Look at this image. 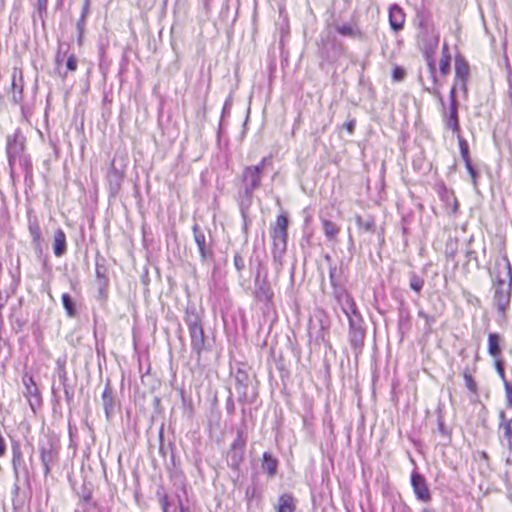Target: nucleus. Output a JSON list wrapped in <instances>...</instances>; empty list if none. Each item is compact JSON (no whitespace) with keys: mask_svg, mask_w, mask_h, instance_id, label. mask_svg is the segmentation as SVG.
Instances as JSON below:
<instances>
[{"mask_svg":"<svg viewBox=\"0 0 512 512\" xmlns=\"http://www.w3.org/2000/svg\"><path fill=\"white\" fill-rule=\"evenodd\" d=\"M405 70L400 66H395L392 71V78L394 81H402L405 77Z\"/></svg>","mask_w":512,"mask_h":512,"instance_id":"052dcab7","label":"nucleus"},{"mask_svg":"<svg viewBox=\"0 0 512 512\" xmlns=\"http://www.w3.org/2000/svg\"><path fill=\"white\" fill-rule=\"evenodd\" d=\"M366 337V331H349V341L356 353L361 352Z\"/></svg>","mask_w":512,"mask_h":512,"instance_id":"473e14b6","label":"nucleus"},{"mask_svg":"<svg viewBox=\"0 0 512 512\" xmlns=\"http://www.w3.org/2000/svg\"><path fill=\"white\" fill-rule=\"evenodd\" d=\"M17 159L19 160V163L25 172V176L27 177L28 175H31L32 174V162H31L30 158L26 155H23Z\"/></svg>","mask_w":512,"mask_h":512,"instance_id":"3c124183","label":"nucleus"},{"mask_svg":"<svg viewBox=\"0 0 512 512\" xmlns=\"http://www.w3.org/2000/svg\"><path fill=\"white\" fill-rule=\"evenodd\" d=\"M106 178L109 184L110 193L113 195L117 194L123 181V173L116 168L114 161L110 164Z\"/></svg>","mask_w":512,"mask_h":512,"instance_id":"6ab92c4d","label":"nucleus"},{"mask_svg":"<svg viewBox=\"0 0 512 512\" xmlns=\"http://www.w3.org/2000/svg\"><path fill=\"white\" fill-rule=\"evenodd\" d=\"M231 376L235 381L237 400L242 405L252 404L258 397V380L256 374L246 364L231 367Z\"/></svg>","mask_w":512,"mask_h":512,"instance_id":"f03ea898","label":"nucleus"},{"mask_svg":"<svg viewBox=\"0 0 512 512\" xmlns=\"http://www.w3.org/2000/svg\"><path fill=\"white\" fill-rule=\"evenodd\" d=\"M449 104L450 105H459V101L457 98V86L454 84L449 91Z\"/></svg>","mask_w":512,"mask_h":512,"instance_id":"69168bd1","label":"nucleus"},{"mask_svg":"<svg viewBox=\"0 0 512 512\" xmlns=\"http://www.w3.org/2000/svg\"><path fill=\"white\" fill-rule=\"evenodd\" d=\"M493 305L500 316H505L512 297V267L505 256L495 262L492 274Z\"/></svg>","mask_w":512,"mask_h":512,"instance_id":"f257e3e1","label":"nucleus"},{"mask_svg":"<svg viewBox=\"0 0 512 512\" xmlns=\"http://www.w3.org/2000/svg\"><path fill=\"white\" fill-rule=\"evenodd\" d=\"M53 252L57 257H62L67 252L66 234L61 228H58L54 233Z\"/></svg>","mask_w":512,"mask_h":512,"instance_id":"5701e85b","label":"nucleus"},{"mask_svg":"<svg viewBox=\"0 0 512 512\" xmlns=\"http://www.w3.org/2000/svg\"><path fill=\"white\" fill-rule=\"evenodd\" d=\"M457 253V240L451 237L448 238L445 245V255L449 259H453Z\"/></svg>","mask_w":512,"mask_h":512,"instance_id":"49530a36","label":"nucleus"},{"mask_svg":"<svg viewBox=\"0 0 512 512\" xmlns=\"http://www.w3.org/2000/svg\"><path fill=\"white\" fill-rule=\"evenodd\" d=\"M183 320L188 327V331L202 327V308H198L194 303H188L184 311Z\"/></svg>","mask_w":512,"mask_h":512,"instance_id":"4468645a","label":"nucleus"},{"mask_svg":"<svg viewBox=\"0 0 512 512\" xmlns=\"http://www.w3.org/2000/svg\"><path fill=\"white\" fill-rule=\"evenodd\" d=\"M261 467L268 477H274L277 473L278 460L271 452H264L261 458Z\"/></svg>","mask_w":512,"mask_h":512,"instance_id":"b1692460","label":"nucleus"},{"mask_svg":"<svg viewBox=\"0 0 512 512\" xmlns=\"http://www.w3.org/2000/svg\"><path fill=\"white\" fill-rule=\"evenodd\" d=\"M504 388L506 392L507 404L512 406V384L509 381H505Z\"/></svg>","mask_w":512,"mask_h":512,"instance_id":"774afa93","label":"nucleus"},{"mask_svg":"<svg viewBox=\"0 0 512 512\" xmlns=\"http://www.w3.org/2000/svg\"><path fill=\"white\" fill-rule=\"evenodd\" d=\"M11 100L14 104H20L23 100L24 81L22 71L18 68H13L11 74Z\"/></svg>","mask_w":512,"mask_h":512,"instance_id":"dca6fc26","label":"nucleus"},{"mask_svg":"<svg viewBox=\"0 0 512 512\" xmlns=\"http://www.w3.org/2000/svg\"><path fill=\"white\" fill-rule=\"evenodd\" d=\"M332 296L334 297L340 308H342L343 306H349L350 304H352V300H354L352 295L342 285L333 287Z\"/></svg>","mask_w":512,"mask_h":512,"instance_id":"c85d7f7f","label":"nucleus"},{"mask_svg":"<svg viewBox=\"0 0 512 512\" xmlns=\"http://www.w3.org/2000/svg\"><path fill=\"white\" fill-rule=\"evenodd\" d=\"M287 248H278L272 247V257H273V265L275 267L276 273H280L283 266V258L286 253Z\"/></svg>","mask_w":512,"mask_h":512,"instance_id":"4c0bfd02","label":"nucleus"},{"mask_svg":"<svg viewBox=\"0 0 512 512\" xmlns=\"http://www.w3.org/2000/svg\"><path fill=\"white\" fill-rule=\"evenodd\" d=\"M28 230L31 236V244L35 251L41 253L42 252V236L41 229L36 220H29Z\"/></svg>","mask_w":512,"mask_h":512,"instance_id":"a878e982","label":"nucleus"},{"mask_svg":"<svg viewBox=\"0 0 512 512\" xmlns=\"http://www.w3.org/2000/svg\"><path fill=\"white\" fill-rule=\"evenodd\" d=\"M355 221L359 229L370 233L376 232V222L373 216L362 218L361 216L357 215L355 217Z\"/></svg>","mask_w":512,"mask_h":512,"instance_id":"c9c22d12","label":"nucleus"},{"mask_svg":"<svg viewBox=\"0 0 512 512\" xmlns=\"http://www.w3.org/2000/svg\"><path fill=\"white\" fill-rule=\"evenodd\" d=\"M322 228L328 241L336 242L340 232V226L333 221L321 218Z\"/></svg>","mask_w":512,"mask_h":512,"instance_id":"c756f323","label":"nucleus"},{"mask_svg":"<svg viewBox=\"0 0 512 512\" xmlns=\"http://www.w3.org/2000/svg\"><path fill=\"white\" fill-rule=\"evenodd\" d=\"M341 310L348 318V321H350V319L356 318V317L362 318L354 300H352V304H350L349 306H343L341 308Z\"/></svg>","mask_w":512,"mask_h":512,"instance_id":"a18cd8bd","label":"nucleus"},{"mask_svg":"<svg viewBox=\"0 0 512 512\" xmlns=\"http://www.w3.org/2000/svg\"><path fill=\"white\" fill-rule=\"evenodd\" d=\"M63 308L65 309L66 315L69 318H75L77 316L76 304L72 296L68 293H63L61 296Z\"/></svg>","mask_w":512,"mask_h":512,"instance_id":"f704fd0d","label":"nucleus"},{"mask_svg":"<svg viewBox=\"0 0 512 512\" xmlns=\"http://www.w3.org/2000/svg\"><path fill=\"white\" fill-rule=\"evenodd\" d=\"M95 266H96V278L98 282H102V286L108 285V268L106 266V259L99 252L96 253L95 256Z\"/></svg>","mask_w":512,"mask_h":512,"instance_id":"4be33fe9","label":"nucleus"},{"mask_svg":"<svg viewBox=\"0 0 512 512\" xmlns=\"http://www.w3.org/2000/svg\"><path fill=\"white\" fill-rule=\"evenodd\" d=\"M30 490L31 485L28 487L23 485V477L14 478L12 488V505L14 509H21L24 506Z\"/></svg>","mask_w":512,"mask_h":512,"instance_id":"2eb2a0df","label":"nucleus"},{"mask_svg":"<svg viewBox=\"0 0 512 512\" xmlns=\"http://www.w3.org/2000/svg\"><path fill=\"white\" fill-rule=\"evenodd\" d=\"M191 342V353L195 355L196 362L200 364L202 353L209 350L207 345V337L204 332V327L193 329L189 331Z\"/></svg>","mask_w":512,"mask_h":512,"instance_id":"9b49d317","label":"nucleus"},{"mask_svg":"<svg viewBox=\"0 0 512 512\" xmlns=\"http://www.w3.org/2000/svg\"><path fill=\"white\" fill-rule=\"evenodd\" d=\"M227 458L229 467H231L234 470H238L244 459V450L229 448Z\"/></svg>","mask_w":512,"mask_h":512,"instance_id":"7c9ffc66","label":"nucleus"},{"mask_svg":"<svg viewBox=\"0 0 512 512\" xmlns=\"http://www.w3.org/2000/svg\"><path fill=\"white\" fill-rule=\"evenodd\" d=\"M494 359V365L495 369L500 376V378L503 380V384H505L506 377H505V368H504V361L501 359V357L493 358Z\"/></svg>","mask_w":512,"mask_h":512,"instance_id":"864d4df0","label":"nucleus"},{"mask_svg":"<svg viewBox=\"0 0 512 512\" xmlns=\"http://www.w3.org/2000/svg\"><path fill=\"white\" fill-rule=\"evenodd\" d=\"M405 22V14L398 4H392L389 8V25L394 32L403 29Z\"/></svg>","mask_w":512,"mask_h":512,"instance_id":"a211bd4d","label":"nucleus"},{"mask_svg":"<svg viewBox=\"0 0 512 512\" xmlns=\"http://www.w3.org/2000/svg\"><path fill=\"white\" fill-rule=\"evenodd\" d=\"M467 83H468V79L454 80V84H456V86L459 87V89L462 92V95H463L464 99L468 98V86H467Z\"/></svg>","mask_w":512,"mask_h":512,"instance_id":"6e6d98bb","label":"nucleus"},{"mask_svg":"<svg viewBox=\"0 0 512 512\" xmlns=\"http://www.w3.org/2000/svg\"><path fill=\"white\" fill-rule=\"evenodd\" d=\"M271 161V156H265L263 157L260 162L256 165H251V167H257L259 168V172H261L262 174L264 173V169L265 167L270 163Z\"/></svg>","mask_w":512,"mask_h":512,"instance_id":"338daca9","label":"nucleus"},{"mask_svg":"<svg viewBox=\"0 0 512 512\" xmlns=\"http://www.w3.org/2000/svg\"><path fill=\"white\" fill-rule=\"evenodd\" d=\"M335 29L339 34H341L343 36H348V37L355 36V31L350 24H341V25L338 24L335 26Z\"/></svg>","mask_w":512,"mask_h":512,"instance_id":"8fccbe9b","label":"nucleus"},{"mask_svg":"<svg viewBox=\"0 0 512 512\" xmlns=\"http://www.w3.org/2000/svg\"><path fill=\"white\" fill-rule=\"evenodd\" d=\"M38 449L44 475L47 476L51 471V467L55 465L58 460L60 450L59 441L53 436L45 435L39 439Z\"/></svg>","mask_w":512,"mask_h":512,"instance_id":"20e7f679","label":"nucleus"},{"mask_svg":"<svg viewBox=\"0 0 512 512\" xmlns=\"http://www.w3.org/2000/svg\"><path fill=\"white\" fill-rule=\"evenodd\" d=\"M78 66V59L74 54H71L66 60V69L68 71H76Z\"/></svg>","mask_w":512,"mask_h":512,"instance_id":"13d9d810","label":"nucleus"},{"mask_svg":"<svg viewBox=\"0 0 512 512\" xmlns=\"http://www.w3.org/2000/svg\"><path fill=\"white\" fill-rule=\"evenodd\" d=\"M47 6L48 0H37L36 7L40 18L44 17V15L47 14Z\"/></svg>","mask_w":512,"mask_h":512,"instance_id":"e2e57ef3","label":"nucleus"},{"mask_svg":"<svg viewBox=\"0 0 512 512\" xmlns=\"http://www.w3.org/2000/svg\"><path fill=\"white\" fill-rule=\"evenodd\" d=\"M418 316L425 320V322H426V327H425L426 332L431 331L433 324L436 323L437 316L436 315H428L423 310H419L418 311Z\"/></svg>","mask_w":512,"mask_h":512,"instance_id":"09e8293b","label":"nucleus"},{"mask_svg":"<svg viewBox=\"0 0 512 512\" xmlns=\"http://www.w3.org/2000/svg\"><path fill=\"white\" fill-rule=\"evenodd\" d=\"M247 443V435L243 429H238L236 432V437L233 442L230 444V448L243 449L245 450Z\"/></svg>","mask_w":512,"mask_h":512,"instance_id":"79ce46f5","label":"nucleus"},{"mask_svg":"<svg viewBox=\"0 0 512 512\" xmlns=\"http://www.w3.org/2000/svg\"><path fill=\"white\" fill-rule=\"evenodd\" d=\"M25 142L26 138L20 128H17L13 134H8L6 137V155L11 172L13 171L17 158L25 155Z\"/></svg>","mask_w":512,"mask_h":512,"instance_id":"423d86ee","label":"nucleus"},{"mask_svg":"<svg viewBox=\"0 0 512 512\" xmlns=\"http://www.w3.org/2000/svg\"><path fill=\"white\" fill-rule=\"evenodd\" d=\"M261 265L262 262L259 261L254 278V294L258 301L269 303L272 301L274 292L271 288L270 282L267 279V275H264L263 277L261 276Z\"/></svg>","mask_w":512,"mask_h":512,"instance_id":"1a4fd4ad","label":"nucleus"},{"mask_svg":"<svg viewBox=\"0 0 512 512\" xmlns=\"http://www.w3.org/2000/svg\"><path fill=\"white\" fill-rule=\"evenodd\" d=\"M263 174L259 168L245 166L241 172V188L238 191V201L241 214L246 218V212L252 205L253 193L259 189L262 183Z\"/></svg>","mask_w":512,"mask_h":512,"instance_id":"7ed1b4c3","label":"nucleus"},{"mask_svg":"<svg viewBox=\"0 0 512 512\" xmlns=\"http://www.w3.org/2000/svg\"><path fill=\"white\" fill-rule=\"evenodd\" d=\"M194 242L197 245L200 259L202 262L211 260L214 256L212 235L209 229L202 228L199 224L195 223L192 226Z\"/></svg>","mask_w":512,"mask_h":512,"instance_id":"39448f33","label":"nucleus"},{"mask_svg":"<svg viewBox=\"0 0 512 512\" xmlns=\"http://www.w3.org/2000/svg\"><path fill=\"white\" fill-rule=\"evenodd\" d=\"M502 337L499 333L491 332L488 334V354L492 358L501 357L502 348H501Z\"/></svg>","mask_w":512,"mask_h":512,"instance_id":"393cba45","label":"nucleus"},{"mask_svg":"<svg viewBox=\"0 0 512 512\" xmlns=\"http://www.w3.org/2000/svg\"><path fill=\"white\" fill-rule=\"evenodd\" d=\"M459 105H450L448 109L444 105V108H442V120L445 125V127L449 130H451L453 133L460 135V120H459V114H458Z\"/></svg>","mask_w":512,"mask_h":512,"instance_id":"f8f14e48","label":"nucleus"},{"mask_svg":"<svg viewBox=\"0 0 512 512\" xmlns=\"http://www.w3.org/2000/svg\"><path fill=\"white\" fill-rule=\"evenodd\" d=\"M500 425L499 427L503 429L504 438L508 442V448L512 450V418L506 419L505 413L501 411L499 413Z\"/></svg>","mask_w":512,"mask_h":512,"instance_id":"2f4dec72","label":"nucleus"},{"mask_svg":"<svg viewBox=\"0 0 512 512\" xmlns=\"http://www.w3.org/2000/svg\"><path fill=\"white\" fill-rule=\"evenodd\" d=\"M410 482L415 497L418 501L422 503H428L431 501L432 496L427 481L425 477L422 474H420L416 469H414L411 473Z\"/></svg>","mask_w":512,"mask_h":512,"instance_id":"9d476101","label":"nucleus"},{"mask_svg":"<svg viewBox=\"0 0 512 512\" xmlns=\"http://www.w3.org/2000/svg\"><path fill=\"white\" fill-rule=\"evenodd\" d=\"M329 279H330V284L333 287H336L338 285H340L337 281V267L336 265H330L329 267Z\"/></svg>","mask_w":512,"mask_h":512,"instance_id":"bf43d9fd","label":"nucleus"},{"mask_svg":"<svg viewBox=\"0 0 512 512\" xmlns=\"http://www.w3.org/2000/svg\"><path fill=\"white\" fill-rule=\"evenodd\" d=\"M23 385L25 386V396H31L35 398H39L40 392L39 389L31 375L25 374L22 378Z\"/></svg>","mask_w":512,"mask_h":512,"instance_id":"72a5a7b5","label":"nucleus"},{"mask_svg":"<svg viewBox=\"0 0 512 512\" xmlns=\"http://www.w3.org/2000/svg\"><path fill=\"white\" fill-rule=\"evenodd\" d=\"M458 143H459L460 154H461V157L465 164V168L471 178L473 187L475 189H477L479 173H478L477 169L474 167V165L472 164V161L470 159L468 142L462 136H458Z\"/></svg>","mask_w":512,"mask_h":512,"instance_id":"ddd939ff","label":"nucleus"},{"mask_svg":"<svg viewBox=\"0 0 512 512\" xmlns=\"http://www.w3.org/2000/svg\"><path fill=\"white\" fill-rule=\"evenodd\" d=\"M470 75V65L464 56L458 54L455 57V79H468Z\"/></svg>","mask_w":512,"mask_h":512,"instance_id":"bb28decb","label":"nucleus"},{"mask_svg":"<svg viewBox=\"0 0 512 512\" xmlns=\"http://www.w3.org/2000/svg\"><path fill=\"white\" fill-rule=\"evenodd\" d=\"M90 12V0H84L81 8L80 17L76 23V29L78 32V44L81 45L83 42V36L85 33L86 19Z\"/></svg>","mask_w":512,"mask_h":512,"instance_id":"412c9836","label":"nucleus"},{"mask_svg":"<svg viewBox=\"0 0 512 512\" xmlns=\"http://www.w3.org/2000/svg\"><path fill=\"white\" fill-rule=\"evenodd\" d=\"M437 46H438V37H430L427 40V43L425 44V46L422 48L425 60L427 62L429 72H430L434 82L436 81V66H435L433 56H434Z\"/></svg>","mask_w":512,"mask_h":512,"instance_id":"f3484780","label":"nucleus"},{"mask_svg":"<svg viewBox=\"0 0 512 512\" xmlns=\"http://www.w3.org/2000/svg\"><path fill=\"white\" fill-rule=\"evenodd\" d=\"M11 453H12L11 464H12L14 478L18 479L20 477H23V485L26 487L30 486L29 469L24 460L21 446L18 441L12 442Z\"/></svg>","mask_w":512,"mask_h":512,"instance_id":"6e6552de","label":"nucleus"},{"mask_svg":"<svg viewBox=\"0 0 512 512\" xmlns=\"http://www.w3.org/2000/svg\"><path fill=\"white\" fill-rule=\"evenodd\" d=\"M465 258H466V262L464 264V269H468L470 263H474V267L476 269H480V262L478 260V257H477V253L475 250L471 249V248H467L465 250Z\"/></svg>","mask_w":512,"mask_h":512,"instance_id":"37998d69","label":"nucleus"},{"mask_svg":"<svg viewBox=\"0 0 512 512\" xmlns=\"http://www.w3.org/2000/svg\"><path fill=\"white\" fill-rule=\"evenodd\" d=\"M102 405H103L107 420H110V418L114 412L115 400L113 397V389L109 382L105 385V388L102 392Z\"/></svg>","mask_w":512,"mask_h":512,"instance_id":"aec40b11","label":"nucleus"},{"mask_svg":"<svg viewBox=\"0 0 512 512\" xmlns=\"http://www.w3.org/2000/svg\"><path fill=\"white\" fill-rule=\"evenodd\" d=\"M159 495V503H160V506H161V509L163 512H170V501H169V498L167 496V494L163 493L162 495Z\"/></svg>","mask_w":512,"mask_h":512,"instance_id":"4d7b16f0","label":"nucleus"},{"mask_svg":"<svg viewBox=\"0 0 512 512\" xmlns=\"http://www.w3.org/2000/svg\"><path fill=\"white\" fill-rule=\"evenodd\" d=\"M63 387V391L65 394V400L67 402V405L70 407L73 403L74 395H75V389L74 386L69 384V382L61 383Z\"/></svg>","mask_w":512,"mask_h":512,"instance_id":"de8ad7c7","label":"nucleus"},{"mask_svg":"<svg viewBox=\"0 0 512 512\" xmlns=\"http://www.w3.org/2000/svg\"><path fill=\"white\" fill-rule=\"evenodd\" d=\"M437 431L447 442L451 441V430L445 426L444 416L440 408L437 410Z\"/></svg>","mask_w":512,"mask_h":512,"instance_id":"e433bc0d","label":"nucleus"},{"mask_svg":"<svg viewBox=\"0 0 512 512\" xmlns=\"http://www.w3.org/2000/svg\"><path fill=\"white\" fill-rule=\"evenodd\" d=\"M425 91H427L431 95L435 96L438 99L441 107L444 108V103L445 102H444L443 96H442V94H441L439 89H437L435 87H433V88L426 87Z\"/></svg>","mask_w":512,"mask_h":512,"instance_id":"0e129e2a","label":"nucleus"},{"mask_svg":"<svg viewBox=\"0 0 512 512\" xmlns=\"http://www.w3.org/2000/svg\"><path fill=\"white\" fill-rule=\"evenodd\" d=\"M56 371L59 378L60 383L67 382L68 379V373L66 371V356L59 357L56 360Z\"/></svg>","mask_w":512,"mask_h":512,"instance_id":"a19ab883","label":"nucleus"},{"mask_svg":"<svg viewBox=\"0 0 512 512\" xmlns=\"http://www.w3.org/2000/svg\"><path fill=\"white\" fill-rule=\"evenodd\" d=\"M349 322V331H366L363 318H352Z\"/></svg>","mask_w":512,"mask_h":512,"instance_id":"603ef678","label":"nucleus"},{"mask_svg":"<svg viewBox=\"0 0 512 512\" xmlns=\"http://www.w3.org/2000/svg\"><path fill=\"white\" fill-rule=\"evenodd\" d=\"M289 217L286 213L277 216L276 221L270 226L272 247L287 248Z\"/></svg>","mask_w":512,"mask_h":512,"instance_id":"0eeeda50","label":"nucleus"},{"mask_svg":"<svg viewBox=\"0 0 512 512\" xmlns=\"http://www.w3.org/2000/svg\"><path fill=\"white\" fill-rule=\"evenodd\" d=\"M235 403H234V400H233V397H232V392L231 390L229 389V396L226 400V411H227V414L232 416L234 415L235 413Z\"/></svg>","mask_w":512,"mask_h":512,"instance_id":"680f3d73","label":"nucleus"},{"mask_svg":"<svg viewBox=\"0 0 512 512\" xmlns=\"http://www.w3.org/2000/svg\"><path fill=\"white\" fill-rule=\"evenodd\" d=\"M296 500L292 494L284 493L279 496L276 512H295Z\"/></svg>","mask_w":512,"mask_h":512,"instance_id":"cd10ccee","label":"nucleus"},{"mask_svg":"<svg viewBox=\"0 0 512 512\" xmlns=\"http://www.w3.org/2000/svg\"><path fill=\"white\" fill-rule=\"evenodd\" d=\"M425 281L422 277L417 275L415 272L409 273V287L411 290L416 292L417 294H420L424 287Z\"/></svg>","mask_w":512,"mask_h":512,"instance_id":"ea45409f","label":"nucleus"},{"mask_svg":"<svg viewBox=\"0 0 512 512\" xmlns=\"http://www.w3.org/2000/svg\"><path fill=\"white\" fill-rule=\"evenodd\" d=\"M451 64V55L449 53L448 45L445 43L442 48V57L440 60V72L446 75L449 72Z\"/></svg>","mask_w":512,"mask_h":512,"instance_id":"58836bf2","label":"nucleus"},{"mask_svg":"<svg viewBox=\"0 0 512 512\" xmlns=\"http://www.w3.org/2000/svg\"><path fill=\"white\" fill-rule=\"evenodd\" d=\"M463 378L465 380V385L467 387V389L474 393V394H477L478 393V386H477V383L475 382L472 374L470 373L469 369L466 368L463 370Z\"/></svg>","mask_w":512,"mask_h":512,"instance_id":"c03bdc74","label":"nucleus"},{"mask_svg":"<svg viewBox=\"0 0 512 512\" xmlns=\"http://www.w3.org/2000/svg\"><path fill=\"white\" fill-rule=\"evenodd\" d=\"M233 262H234V267H235L236 271L238 273H241L245 268V261H244L243 257L238 252H235Z\"/></svg>","mask_w":512,"mask_h":512,"instance_id":"5fc2aeb1","label":"nucleus"}]
</instances>
